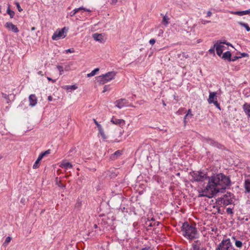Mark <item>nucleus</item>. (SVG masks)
I'll return each mask as SVG.
<instances>
[{
  "mask_svg": "<svg viewBox=\"0 0 250 250\" xmlns=\"http://www.w3.org/2000/svg\"><path fill=\"white\" fill-rule=\"evenodd\" d=\"M218 174L213 175L208 178V185L199 191V197H207L211 198L219 192L223 188V181L217 180Z\"/></svg>",
  "mask_w": 250,
  "mask_h": 250,
  "instance_id": "1",
  "label": "nucleus"
},
{
  "mask_svg": "<svg viewBox=\"0 0 250 250\" xmlns=\"http://www.w3.org/2000/svg\"><path fill=\"white\" fill-rule=\"evenodd\" d=\"M181 231L183 235L189 240H193L197 237V230L195 225H190L188 222L183 224Z\"/></svg>",
  "mask_w": 250,
  "mask_h": 250,
  "instance_id": "2",
  "label": "nucleus"
},
{
  "mask_svg": "<svg viewBox=\"0 0 250 250\" xmlns=\"http://www.w3.org/2000/svg\"><path fill=\"white\" fill-rule=\"evenodd\" d=\"M190 175L192 177L193 181L195 182H202L205 180H208L210 177L207 176V172L204 171H193L190 172Z\"/></svg>",
  "mask_w": 250,
  "mask_h": 250,
  "instance_id": "3",
  "label": "nucleus"
},
{
  "mask_svg": "<svg viewBox=\"0 0 250 250\" xmlns=\"http://www.w3.org/2000/svg\"><path fill=\"white\" fill-rule=\"evenodd\" d=\"M216 250H234L230 242V239H223L218 246Z\"/></svg>",
  "mask_w": 250,
  "mask_h": 250,
  "instance_id": "4",
  "label": "nucleus"
},
{
  "mask_svg": "<svg viewBox=\"0 0 250 250\" xmlns=\"http://www.w3.org/2000/svg\"><path fill=\"white\" fill-rule=\"evenodd\" d=\"M216 179L218 181L219 180L223 181V188L222 189L225 190L227 187L230 185V179L229 177L227 176L223 173H219L218 174V177Z\"/></svg>",
  "mask_w": 250,
  "mask_h": 250,
  "instance_id": "5",
  "label": "nucleus"
},
{
  "mask_svg": "<svg viewBox=\"0 0 250 250\" xmlns=\"http://www.w3.org/2000/svg\"><path fill=\"white\" fill-rule=\"evenodd\" d=\"M65 30L66 31V28L64 27L61 29V30H57L52 37V39L53 40H58L60 39L64 38L66 37V35H64Z\"/></svg>",
  "mask_w": 250,
  "mask_h": 250,
  "instance_id": "6",
  "label": "nucleus"
},
{
  "mask_svg": "<svg viewBox=\"0 0 250 250\" xmlns=\"http://www.w3.org/2000/svg\"><path fill=\"white\" fill-rule=\"evenodd\" d=\"M234 197L233 194L230 192H227L222 198L224 205L228 206L232 203V198Z\"/></svg>",
  "mask_w": 250,
  "mask_h": 250,
  "instance_id": "7",
  "label": "nucleus"
},
{
  "mask_svg": "<svg viewBox=\"0 0 250 250\" xmlns=\"http://www.w3.org/2000/svg\"><path fill=\"white\" fill-rule=\"evenodd\" d=\"M226 43L225 42H221L220 41H218L214 45V48H216V53L217 55L219 56L222 54V53L224 50V48H225V46L222 44Z\"/></svg>",
  "mask_w": 250,
  "mask_h": 250,
  "instance_id": "8",
  "label": "nucleus"
},
{
  "mask_svg": "<svg viewBox=\"0 0 250 250\" xmlns=\"http://www.w3.org/2000/svg\"><path fill=\"white\" fill-rule=\"evenodd\" d=\"M116 106L119 108H122L126 105V100L125 99H121L115 102Z\"/></svg>",
  "mask_w": 250,
  "mask_h": 250,
  "instance_id": "9",
  "label": "nucleus"
},
{
  "mask_svg": "<svg viewBox=\"0 0 250 250\" xmlns=\"http://www.w3.org/2000/svg\"><path fill=\"white\" fill-rule=\"evenodd\" d=\"M111 122L116 125H118L120 126L124 125L125 124V120L123 119H118L114 117H113L112 118L111 120Z\"/></svg>",
  "mask_w": 250,
  "mask_h": 250,
  "instance_id": "10",
  "label": "nucleus"
},
{
  "mask_svg": "<svg viewBox=\"0 0 250 250\" xmlns=\"http://www.w3.org/2000/svg\"><path fill=\"white\" fill-rule=\"evenodd\" d=\"M5 27L15 33H18L19 31L17 26L12 22H6L5 24Z\"/></svg>",
  "mask_w": 250,
  "mask_h": 250,
  "instance_id": "11",
  "label": "nucleus"
},
{
  "mask_svg": "<svg viewBox=\"0 0 250 250\" xmlns=\"http://www.w3.org/2000/svg\"><path fill=\"white\" fill-rule=\"evenodd\" d=\"M104 75L107 82H109L114 79V77L116 75V73L114 71H110L106 73L105 74H104Z\"/></svg>",
  "mask_w": 250,
  "mask_h": 250,
  "instance_id": "12",
  "label": "nucleus"
},
{
  "mask_svg": "<svg viewBox=\"0 0 250 250\" xmlns=\"http://www.w3.org/2000/svg\"><path fill=\"white\" fill-rule=\"evenodd\" d=\"M244 188L246 190V192H250V175L245 180Z\"/></svg>",
  "mask_w": 250,
  "mask_h": 250,
  "instance_id": "13",
  "label": "nucleus"
},
{
  "mask_svg": "<svg viewBox=\"0 0 250 250\" xmlns=\"http://www.w3.org/2000/svg\"><path fill=\"white\" fill-rule=\"evenodd\" d=\"M215 100H217L216 93L214 92H210L208 99V102L209 104H212L214 102Z\"/></svg>",
  "mask_w": 250,
  "mask_h": 250,
  "instance_id": "14",
  "label": "nucleus"
},
{
  "mask_svg": "<svg viewBox=\"0 0 250 250\" xmlns=\"http://www.w3.org/2000/svg\"><path fill=\"white\" fill-rule=\"evenodd\" d=\"M29 101L30 102V105L31 106H35L37 104V98L34 94H31L29 97Z\"/></svg>",
  "mask_w": 250,
  "mask_h": 250,
  "instance_id": "15",
  "label": "nucleus"
},
{
  "mask_svg": "<svg viewBox=\"0 0 250 250\" xmlns=\"http://www.w3.org/2000/svg\"><path fill=\"white\" fill-rule=\"evenodd\" d=\"M207 142H208V144H209L213 146H216V147H217L219 149L222 148V147L223 146L221 144H220L218 143V142L214 141V140L210 139H208Z\"/></svg>",
  "mask_w": 250,
  "mask_h": 250,
  "instance_id": "16",
  "label": "nucleus"
},
{
  "mask_svg": "<svg viewBox=\"0 0 250 250\" xmlns=\"http://www.w3.org/2000/svg\"><path fill=\"white\" fill-rule=\"evenodd\" d=\"M231 13L232 14L238 15L240 16H243L245 15L250 14V9L245 10V11H235V12H231Z\"/></svg>",
  "mask_w": 250,
  "mask_h": 250,
  "instance_id": "17",
  "label": "nucleus"
},
{
  "mask_svg": "<svg viewBox=\"0 0 250 250\" xmlns=\"http://www.w3.org/2000/svg\"><path fill=\"white\" fill-rule=\"evenodd\" d=\"M93 37L96 41H99L100 42H104V37L102 34L95 33L93 35Z\"/></svg>",
  "mask_w": 250,
  "mask_h": 250,
  "instance_id": "18",
  "label": "nucleus"
},
{
  "mask_svg": "<svg viewBox=\"0 0 250 250\" xmlns=\"http://www.w3.org/2000/svg\"><path fill=\"white\" fill-rule=\"evenodd\" d=\"M97 80L98 82L101 84H104L108 82L106 78L104 77V74L97 77Z\"/></svg>",
  "mask_w": 250,
  "mask_h": 250,
  "instance_id": "19",
  "label": "nucleus"
},
{
  "mask_svg": "<svg viewBox=\"0 0 250 250\" xmlns=\"http://www.w3.org/2000/svg\"><path fill=\"white\" fill-rule=\"evenodd\" d=\"M243 109L246 114L250 117V104L245 103L243 106Z\"/></svg>",
  "mask_w": 250,
  "mask_h": 250,
  "instance_id": "20",
  "label": "nucleus"
},
{
  "mask_svg": "<svg viewBox=\"0 0 250 250\" xmlns=\"http://www.w3.org/2000/svg\"><path fill=\"white\" fill-rule=\"evenodd\" d=\"M122 154V151L118 150L111 155L110 159L112 160H115L120 157Z\"/></svg>",
  "mask_w": 250,
  "mask_h": 250,
  "instance_id": "21",
  "label": "nucleus"
},
{
  "mask_svg": "<svg viewBox=\"0 0 250 250\" xmlns=\"http://www.w3.org/2000/svg\"><path fill=\"white\" fill-rule=\"evenodd\" d=\"M231 56V53L229 51H227L223 54L222 56V58L224 59V60H227L229 62H230Z\"/></svg>",
  "mask_w": 250,
  "mask_h": 250,
  "instance_id": "22",
  "label": "nucleus"
},
{
  "mask_svg": "<svg viewBox=\"0 0 250 250\" xmlns=\"http://www.w3.org/2000/svg\"><path fill=\"white\" fill-rule=\"evenodd\" d=\"M201 245V243L199 240H196L192 244V247L193 250H197L198 249H200V246Z\"/></svg>",
  "mask_w": 250,
  "mask_h": 250,
  "instance_id": "23",
  "label": "nucleus"
},
{
  "mask_svg": "<svg viewBox=\"0 0 250 250\" xmlns=\"http://www.w3.org/2000/svg\"><path fill=\"white\" fill-rule=\"evenodd\" d=\"M189 57L188 54L185 52H181L178 54V58L181 61H184L185 59H187Z\"/></svg>",
  "mask_w": 250,
  "mask_h": 250,
  "instance_id": "24",
  "label": "nucleus"
},
{
  "mask_svg": "<svg viewBox=\"0 0 250 250\" xmlns=\"http://www.w3.org/2000/svg\"><path fill=\"white\" fill-rule=\"evenodd\" d=\"M62 88L65 90H75L77 89L78 87L76 85H64L62 86Z\"/></svg>",
  "mask_w": 250,
  "mask_h": 250,
  "instance_id": "25",
  "label": "nucleus"
},
{
  "mask_svg": "<svg viewBox=\"0 0 250 250\" xmlns=\"http://www.w3.org/2000/svg\"><path fill=\"white\" fill-rule=\"evenodd\" d=\"M81 10H83L84 11H87V12H90V10L87 9H85V8L82 7H80V8H78L75 9L73 10V13H72V14L71 15V16H74L76 13H77L78 12H79Z\"/></svg>",
  "mask_w": 250,
  "mask_h": 250,
  "instance_id": "26",
  "label": "nucleus"
},
{
  "mask_svg": "<svg viewBox=\"0 0 250 250\" xmlns=\"http://www.w3.org/2000/svg\"><path fill=\"white\" fill-rule=\"evenodd\" d=\"M11 239H12L11 237L10 236H8L7 237H6L5 241L4 242V243L2 244V246L5 248L7 246V245H8V244L11 241Z\"/></svg>",
  "mask_w": 250,
  "mask_h": 250,
  "instance_id": "27",
  "label": "nucleus"
},
{
  "mask_svg": "<svg viewBox=\"0 0 250 250\" xmlns=\"http://www.w3.org/2000/svg\"><path fill=\"white\" fill-rule=\"evenodd\" d=\"M99 71V68H95L94 70L92 71V72L91 73H88L87 75V76L88 77H92L93 76H94L96 74V73L97 72H98Z\"/></svg>",
  "mask_w": 250,
  "mask_h": 250,
  "instance_id": "28",
  "label": "nucleus"
},
{
  "mask_svg": "<svg viewBox=\"0 0 250 250\" xmlns=\"http://www.w3.org/2000/svg\"><path fill=\"white\" fill-rule=\"evenodd\" d=\"M239 24L243 27H244L247 31H250V27L247 23H245L242 22H239Z\"/></svg>",
  "mask_w": 250,
  "mask_h": 250,
  "instance_id": "29",
  "label": "nucleus"
},
{
  "mask_svg": "<svg viewBox=\"0 0 250 250\" xmlns=\"http://www.w3.org/2000/svg\"><path fill=\"white\" fill-rule=\"evenodd\" d=\"M7 13L9 15L11 18H13L15 15L14 11L11 10L9 7H8L7 10Z\"/></svg>",
  "mask_w": 250,
  "mask_h": 250,
  "instance_id": "30",
  "label": "nucleus"
},
{
  "mask_svg": "<svg viewBox=\"0 0 250 250\" xmlns=\"http://www.w3.org/2000/svg\"><path fill=\"white\" fill-rule=\"evenodd\" d=\"M169 20V19L167 16H164L163 19V22L164 23L165 25H167L168 24Z\"/></svg>",
  "mask_w": 250,
  "mask_h": 250,
  "instance_id": "31",
  "label": "nucleus"
},
{
  "mask_svg": "<svg viewBox=\"0 0 250 250\" xmlns=\"http://www.w3.org/2000/svg\"><path fill=\"white\" fill-rule=\"evenodd\" d=\"M62 165L63 167L66 168H71L72 167V165H71V164L69 162L63 163Z\"/></svg>",
  "mask_w": 250,
  "mask_h": 250,
  "instance_id": "32",
  "label": "nucleus"
},
{
  "mask_svg": "<svg viewBox=\"0 0 250 250\" xmlns=\"http://www.w3.org/2000/svg\"><path fill=\"white\" fill-rule=\"evenodd\" d=\"M93 121L95 124L97 125V127H98L100 132H101V130L102 128V126L98 123V122L95 119H93Z\"/></svg>",
  "mask_w": 250,
  "mask_h": 250,
  "instance_id": "33",
  "label": "nucleus"
},
{
  "mask_svg": "<svg viewBox=\"0 0 250 250\" xmlns=\"http://www.w3.org/2000/svg\"><path fill=\"white\" fill-rule=\"evenodd\" d=\"M39 163L40 161L37 160L34 164L33 165V168L34 169L38 168L39 167Z\"/></svg>",
  "mask_w": 250,
  "mask_h": 250,
  "instance_id": "34",
  "label": "nucleus"
},
{
  "mask_svg": "<svg viewBox=\"0 0 250 250\" xmlns=\"http://www.w3.org/2000/svg\"><path fill=\"white\" fill-rule=\"evenodd\" d=\"M235 245L238 248H241L242 246V243L239 240H236L235 241Z\"/></svg>",
  "mask_w": 250,
  "mask_h": 250,
  "instance_id": "35",
  "label": "nucleus"
},
{
  "mask_svg": "<svg viewBox=\"0 0 250 250\" xmlns=\"http://www.w3.org/2000/svg\"><path fill=\"white\" fill-rule=\"evenodd\" d=\"M192 114L191 113V109H189L188 111V113L186 115V116H185V120L186 119V118L188 116H190V117H192Z\"/></svg>",
  "mask_w": 250,
  "mask_h": 250,
  "instance_id": "36",
  "label": "nucleus"
},
{
  "mask_svg": "<svg viewBox=\"0 0 250 250\" xmlns=\"http://www.w3.org/2000/svg\"><path fill=\"white\" fill-rule=\"evenodd\" d=\"M57 68L58 69V70L60 71V74L62 75L63 71V67L61 65H58Z\"/></svg>",
  "mask_w": 250,
  "mask_h": 250,
  "instance_id": "37",
  "label": "nucleus"
},
{
  "mask_svg": "<svg viewBox=\"0 0 250 250\" xmlns=\"http://www.w3.org/2000/svg\"><path fill=\"white\" fill-rule=\"evenodd\" d=\"M56 184L59 187H61V188H64L65 187V185H63L62 182L61 181H59V182H58V181H56Z\"/></svg>",
  "mask_w": 250,
  "mask_h": 250,
  "instance_id": "38",
  "label": "nucleus"
},
{
  "mask_svg": "<svg viewBox=\"0 0 250 250\" xmlns=\"http://www.w3.org/2000/svg\"><path fill=\"white\" fill-rule=\"evenodd\" d=\"M15 4H16V5L17 8H18V11H19V12H21V11H22V9L20 5V4H19V2H16V3H15Z\"/></svg>",
  "mask_w": 250,
  "mask_h": 250,
  "instance_id": "39",
  "label": "nucleus"
},
{
  "mask_svg": "<svg viewBox=\"0 0 250 250\" xmlns=\"http://www.w3.org/2000/svg\"><path fill=\"white\" fill-rule=\"evenodd\" d=\"M226 211L227 213L229 214H232L233 213L232 209L231 208H227L226 209Z\"/></svg>",
  "mask_w": 250,
  "mask_h": 250,
  "instance_id": "40",
  "label": "nucleus"
},
{
  "mask_svg": "<svg viewBox=\"0 0 250 250\" xmlns=\"http://www.w3.org/2000/svg\"><path fill=\"white\" fill-rule=\"evenodd\" d=\"M50 149H48L47 150H46L45 151L43 152H42V153L43 155L44 156L49 154L50 153Z\"/></svg>",
  "mask_w": 250,
  "mask_h": 250,
  "instance_id": "41",
  "label": "nucleus"
},
{
  "mask_svg": "<svg viewBox=\"0 0 250 250\" xmlns=\"http://www.w3.org/2000/svg\"><path fill=\"white\" fill-rule=\"evenodd\" d=\"M66 53H74L75 52L73 48H69L65 50Z\"/></svg>",
  "mask_w": 250,
  "mask_h": 250,
  "instance_id": "42",
  "label": "nucleus"
},
{
  "mask_svg": "<svg viewBox=\"0 0 250 250\" xmlns=\"http://www.w3.org/2000/svg\"><path fill=\"white\" fill-rule=\"evenodd\" d=\"M213 104H214L217 107H218L219 109H220V104H219L218 103L217 101V100H215V101L213 103Z\"/></svg>",
  "mask_w": 250,
  "mask_h": 250,
  "instance_id": "43",
  "label": "nucleus"
},
{
  "mask_svg": "<svg viewBox=\"0 0 250 250\" xmlns=\"http://www.w3.org/2000/svg\"><path fill=\"white\" fill-rule=\"evenodd\" d=\"M44 157L43 155L41 153L40 155L39 156L38 159H37V160H38L39 161H40L42 159V158Z\"/></svg>",
  "mask_w": 250,
  "mask_h": 250,
  "instance_id": "44",
  "label": "nucleus"
},
{
  "mask_svg": "<svg viewBox=\"0 0 250 250\" xmlns=\"http://www.w3.org/2000/svg\"><path fill=\"white\" fill-rule=\"evenodd\" d=\"M155 42H156V40L154 39H152L149 40V43L151 45H153L155 43Z\"/></svg>",
  "mask_w": 250,
  "mask_h": 250,
  "instance_id": "45",
  "label": "nucleus"
},
{
  "mask_svg": "<svg viewBox=\"0 0 250 250\" xmlns=\"http://www.w3.org/2000/svg\"><path fill=\"white\" fill-rule=\"evenodd\" d=\"M214 49L215 48L213 47L212 48L210 49L208 51L210 54H213L214 55Z\"/></svg>",
  "mask_w": 250,
  "mask_h": 250,
  "instance_id": "46",
  "label": "nucleus"
},
{
  "mask_svg": "<svg viewBox=\"0 0 250 250\" xmlns=\"http://www.w3.org/2000/svg\"><path fill=\"white\" fill-rule=\"evenodd\" d=\"M240 58V57L235 56L233 58H231V61L234 62Z\"/></svg>",
  "mask_w": 250,
  "mask_h": 250,
  "instance_id": "47",
  "label": "nucleus"
},
{
  "mask_svg": "<svg viewBox=\"0 0 250 250\" xmlns=\"http://www.w3.org/2000/svg\"><path fill=\"white\" fill-rule=\"evenodd\" d=\"M108 87V85H105L104 86V90L103 91V93L105 92L107 90Z\"/></svg>",
  "mask_w": 250,
  "mask_h": 250,
  "instance_id": "48",
  "label": "nucleus"
},
{
  "mask_svg": "<svg viewBox=\"0 0 250 250\" xmlns=\"http://www.w3.org/2000/svg\"><path fill=\"white\" fill-rule=\"evenodd\" d=\"M141 250H151L150 249V248L149 247H147L143 248Z\"/></svg>",
  "mask_w": 250,
  "mask_h": 250,
  "instance_id": "49",
  "label": "nucleus"
},
{
  "mask_svg": "<svg viewBox=\"0 0 250 250\" xmlns=\"http://www.w3.org/2000/svg\"><path fill=\"white\" fill-rule=\"evenodd\" d=\"M210 22V21H205V20H202L201 21V23L204 24H205L206 22Z\"/></svg>",
  "mask_w": 250,
  "mask_h": 250,
  "instance_id": "50",
  "label": "nucleus"
},
{
  "mask_svg": "<svg viewBox=\"0 0 250 250\" xmlns=\"http://www.w3.org/2000/svg\"><path fill=\"white\" fill-rule=\"evenodd\" d=\"M211 14H212L211 12L210 11H209L207 13V16L210 17L211 15Z\"/></svg>",
  "mask_w": 250,
  "mask_h": 250,
  "instance_id": "51",
  "label": "nucleus"
},
{
  "mask_svg": "<svg viewBox=\"0 0 250 250\" xmlns=\"http://www.w3.org/2000/svg\"><path fill=\"white\" fill-rule=\"evenodd\" d=\"M156 222H154V223H150L148 226L150 227H152L155 225Z\"/></svg>",
  "mask_w": 250,
  "mask_h": 250,
  "instance_id": "52",
  "label": "nucleus"
},
{
  "mask_svg": "<svg viewBox=\"0 0 250 250\" xmlns=\"http://www.w3.org/2000/svg\"><path fill=\"white\" fill-rule=\"evenodd\" d=\"M101 135L103 137V138H105L104 133L103 132V129L101 130V132H100Z\"/></svg>",
  "mask_w": 250,
  "mask_h": 250,
  "instance_id": "53",
  "label": "nucleus"
},
{
  "mask_svg": "<svg viewBox=\"0 0 250 250\" xmlns=\"http://www.w3.org/2000/svg\"><path fill=\"white\" fill-rule=\"evenodd\" d=\"M52 99H53V98H52V97L51 96H48V101H52Z\"/></svg>",
  "mask_w": 250,
  "mask_h": 250,
  "instance_id": "54",
  "label": "nucleus"
},
{
  "mask_svg": "<svg viewBox=\"0 0 250 250\" xmlns=\"http://www.w3.org/2000/svg\"><path fill=\"white\" fill-rule=\"evenodd\" d=\"M47 79H48L49 81H52L53 82H55V80H53V79H52L51 78H49V77H47Z\"/></svg>",
  "mask_w": 250,
  "mask_h": 250,
  "instance_id": "55",
  "label": "nucleus"
},
{
  "mask_svg": "<svg viewBox=\"0 0 250 250\" xmlns=\"http://www.w3.org/2000/svg\"><path fill=\"white\" fill-rule=\"evenodd\" d=\"M117 1V0H112V4H115Z\"/></svg>",
  "mask_w": 250,
  "mask_h": 250,
  "instance_id": "56",
  "label": "nucleus"
},
{
  "mask_svg": "<svg viewBox=\"0 0 250 250\" xmlns=\"http://www.w3.org/2000/svg\"><path fill=\"white\" fill-rule=\"evenodd\" d=\"M162 104H163V105L164 106H166V104L165 102L163 100L162 101Z\"/></svg>",
  "mask_w": 250,
  "mask_h": 250,
  "instance_id": "57",
  "label": "nucleus"
},
{
  "mask_svg": "<svg viewBox=\"0 0 250 250\" xmlns=\"http://www.w3.org/2000/svg\"><path fill=\"white\" fill-rule=\"evenodd\" d=\"M242 56L244 57H245V56H247V54L244 53L242 54Z\"/></svg>",
  "mask_w": 250,
  "mask_h": 250,
  "instance_id": "58",
  "label": "nucleus"
},
{
  "mask_svg": "<svg viewBox=\"0 0 250 250\" xmlns=\"http://www.w3.org/2000/svg\"><path fill=\"white\" fill-rule=\"evenodd\" d=\"M94 228L96 229V228H98V226H97V225L96 224H95V225H94Z\"/></svg>",
  "mask_w": 250,
  "mask_h": 250,
  "instance_id": "59",
  "label": "nucleus"
},
{
  "mask_svg": "<svg viewBox=\"0 0 250 250\" xmlns=\"http://www.w3.org/2000/svg\"><path fill=\"white\" fill-rule=\"evenodd\" d=\"M35 30V27H32L31 28V30Z\"/></svg>",
  "mask_w": 250,
  "mask_h": 250,
  "instance_id": "60",
  "label": "nucleus"
},
{
  "mask_svg": "<svg viewBox=\"0 0 250 250\" xmlns=\"http://www.w3.org/2000/svg\"><path fill=\"white\" fill-rule=\"evenodd\" d=\"M226 44H227V45H230V44H229V43H226Z\"/></svg>",
  "mask_w": 250,
  "mask_h": 250,
  "instance_id": "61",
  "label": "nucleus"
},
{
  "mask_svg": "<svg viewBox=\"0 0 250 250\" xmlns=\"http://www.w3.org/2000/svg\"><path fill=\"white\" fill-rule=\"evenodd\" d=\"M211 230H212V231H213V230H214V229H213V228H212Z\"/></svg>",
  "mask_w": 250,
  "mask_h": 250,
  "instance_id": "62",
  "label": "nucleus"
}]
</instances>
